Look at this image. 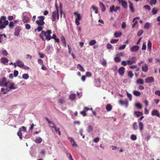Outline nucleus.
Segmentation results:
<instances>
[{
    "mask_svg": "<svg viewBox=\"0 0 160 160\" xmlns=\"http://www.w3.org/2000/svg\"><path fill=\"white\" fill-rule=\"evenodd\" d=\"M52 32L51 30H47L46 32L42 31L41 33L39 34V37L43 41H45V39L50 40L51 38V34Z\"/></svg>",
    "mask_w": 160,
    "mask_h": 160,
    "instance_id": "nucleus-1",
    "label": "nucleus"
},
{
    "mask_svg": "<svg viewBox=\"0 0 160 160\" xmlns=\"http://www.w3.org/2000/svg\"><path fill=\"white\" fill-rule=\"evenodd\" d=\"M6 17L2 16L0 18V29L5 28L6 25L8 24V21L6 20Z\"/></svg>",
    "mask_w": 160,
    "mask_h": 160,
    "instance_id": "nucleus-2",
    "label": "nucleus"
},
{
    "mask_svg": "<svg viewBox=\"0 0 160 160\" xmlns=\"http://www.w3.org/2000/svg\"><path fill=\"white\" fill-rule=\"evenodd\" d=\"M55 7L56 10L52 12V20L53 21H55L56 18L58 19H59V15L58 12V6L56 4H55Z\"/></svg>",
    "mask_w": 160,
    "mask_h": 160,
    "instance_id": "nucleus-3",
    "label": "nucleus"
},
{
    "mask_svg": "<svg viewBox=\"0 0 160 160\" xmlns=\"http://www.w3.org/2000/svg\"><path fill=\"white\" fill-rule=\"evenodd\" d=\"M38 19L36 21V23L38 26H43L45 24V22L44 20L45 19V17L44 16H40L38 17Z\"/></svg>",
    "mask_w": 160,
    "mask_h": 160,
    "instance_id": "nucleus-4",
    "label": "nucleus"
},
{
    "mask_svg": "<svg viewBox=\"0 0 160 160\" xmlns=\"http://www.w3.org/2000/svg\"><path fill=\"white\" fill-rule=\"evenodd\" d=\"M73 14L75 16H77L75 18V23L77 26L80 24L79 21L81 20V17L80 14L77 13V12H74Z\"/></svg>",
    "mask_w": 160,
    "mask_h": 160,
    "instance_id": "nucleus-5",
    "label": "nucleus"
},
{
    "mask_svg": "<svg viewBox=\"0 0 160 160\" xmlns=\"http://www.w3.org/2000/svg\"><path fill=\"white\" fill-rule=\"evenodd\" d=\"M137 61V58L135 57H132L131 59L127 61V63L128 65H131L136 63Z\"/></svg>",
    "mask_w": 160,
    "mask_h": 160,
    "instance_id": "nucleus-6",
    "label": "nucleus"
},
{
    "mask_svg": "<svg viewBox=\"0 0 160 160\" xmlns=\"http://www.w3.org/2000/svg\"><path fill=\"white\" fill-rule=\"evenodd\" d=\"M49 126L51 128H52V131H53V129H54V131L55 132L57 133H58L59 135H61V132L60 131V129L59 128H57L55 125L54 126H51V125H50Z\"/></svg>",
    "mask_w": 160,
    "mask_h": 160,
    "instance_id": "nucleus-7",
    "label": "nucleus"
},
{
    "mask_svg": "<svg viewBox=\"0 0 160 160\" xmlns=\"http://www.w3.org/2000/svg\"><path fill=\"white\" fill-rule=\"evenodd\" d=\"M119 3H121L122 7L125 9L128 8V4L127 2L124 0H118Z\"/></svg>",
    "mask_w": 160,
    "mask_h": 160,
    "instance_id": "nucleus-8",
    "label": "nucleus"
},
{
    "mask_svg": "<svg viewBox=\"0 0 160 160\" xmlns=\"http://www.w3.org/2000/svg\"><path fill=\"white\" fill-rule=\"evenodd\" d=\"M145 82L146 83H152L154 81V78L152 77H149L145 79Z\"/></svg>",
    "mask_w": 160,
    "mask_h": 160,
    "instance_id": "nucleus-9",
    "label": "nucleus"
},
{
    "mask_svg": "<svg viewBox=\"0 0 160 160\" xmlns=\"http://www.w3.org/2000/svg\"><path fill=\"white\" fill-rule=\"evenodd\" d=\"M120 8L119 7L117 6L116 8H115V6L112 5L110 8V12H112L113 11H114L116 12Z\"/></svg>",
    "mask_w": 160,
    "mask_h": 160,
    "instance_id": "nucleus-10",
    "label": "nucleus"
},
{
    "mask_svg": "<svg viewBox=\"0 0 160 160\" xmlns=\"http://www.w3.org/2000/svg\"><path fill=\"white\" fill-rule=\"evenodd\" d=\"M21 31V28L19 26H17L15 29L14 34L15 36H18L19 35Z\"/></svg>",
    "mask_w": 160,
    "mask_h": 160,
    "instance_id": "nucleus-11",
    "label": "nucleus"
},
{
    "mask_svg": "<svg viewBox=\"0 0 160 160\" xmlns=\"http://www.w3.org/2000/svg\"><path fill=\"white\" fill-rule=\"evenodd\" d=\"M68 139L70 140V142L73 147H77V144L76 143L74 139L71 137H68Z\"/></svg>",
    "mask_w": 160,
    "mask_h": 160,
    "instance_id": "nucleus-12",
    "label": "nucleus"
},
{
    "mask_svg": "<svg viewBox=\"0 0 160 160\" xmlns=\"http://www.w3.org/2000/svg\"><path fill=\"white\" fill-rule=\"evenodd\" d=\"M16 63L17 66L20 68H22L24 66L23 63L21 61L18 60L17 61Z\"/></svg>",
    "mask_w": 160,
    "mask_h": 160,
    "instance_id": "nucleus-13",
    "label": "nucleus"
},
{
    "mask_svg": "<svg viewBox=\"0 0 160 160\" xmlns=\"http://www.w3.org/2000/svg\"><path fill=\"white\" fill-rule=\"evenodd\" d=\"M152 116H156L160 118L159 113L158 111L157 110H153L152 112Z\"/></svg>",
    "mask_w": 160,
    "mask_h": 160,
    "instance_id": "nucleus-14",
    "label": "nucleus"
},
{
    "mask_svg": "<svg viewBox=\"0 0 160 160\" xmlns=\"http://www.w3.org/2000/svg\"><path fill=\"white\" fill-rule=\"evenodd\" d=\"M139 49V47L138 45H135L131 48V51L132 52H136Z\"/></svg>",
    "mask_w": 160,
    "mask_h": 160,
    "instance_id": "nucleus-15",
    "label": "nucleus"
},
{
    "mask_svg": "<svg viewBox=\"0 0 160 160\" xmlns=\"http://www.w3.org/2000/svg\"><path fill=\"white\" fill-rule=\"evenodd\" d=\"M142 69L143 72H147L148 70V65L146 64L145 63L144 65H142Z\"/></svg>",
    "mask_w": 160,
    "mask_h": 160,
    "instance_id": "nucleus-16",
    "label": "nucleus"
},
{
    "mask_svg": "<svg viewBox=\"0 0 160 160\" xmlns=\"http://www.w3.org/2000/svg\"><path fill=\"white\" fill-rule=\"evenodd\" d=\"M129 8L130 11L132 12H135L134 9L133 7V3L129 1Z\"/></svg>",
    "mask_w": 160,
    "mask_h": 160,
    "instance_id": "nucleus-17",
    "label": "nucleus"
},
{
    "mask_svg": "<svg viewBox=\"0 0 160 160\" xmlns=\"http://www.w3.org/2000/svg\"><path fill=\"white\" fill-rule=\"evenodd\" d=\"M99 6L101 9V10L102 12L106 10V8L103 3L102 2H100L99 3Z\"/></svg>",
    "mask_w": 160,
    "mask_h": 160,
    "instance_id": "nucleus-18",
    "label": "nucleus"
},
{
    "mask_svg": "<svg viewBox=\"0 0 160 160\" xmlns=\"http://www.w3.org/2000/svg\"><path fill=\"white\" fill-rule=\"evenodd\" d=\"M0 61L3 64H5L8 62V60L6 58H2L0 59Z\"/></svg>",
    "mask_w": 160,
    "mask_h": 160,
    "instance_id": "nucleus-19",
    "label": "nucleus"
},
{
    "mask_svg": "<svg viewBox=\"0 0 160 160\" xmlns=\"http://www.w3.org/2000/svg\"><path fill=\"white\" fill-rule=\"evenodd\" d=\"M125 70V68L123 67H121L118 70V72L119 74L122 75L124 74Z\"/></svg>",
    "mask_w": 160,
    "mask_h": 160,
    "instance_id": "nucleus-20",
    "label": "nucleus"
},
{
    "mask_svg": "<svg viewBox=\"0 0 160 160\" xmlns=\"http://www.w3.org/2000/svg\"><path fill=\"white\" fill-rule=\"evenodd\" d=\"M6 82V78L5 77L3 78L1 81L0 80V86H3L4 84Z\"/></svg>",
    "mask_w": 160,
    "mask_h": 160,
    "instance_id": "nucleus-21",
    "label": "nucleus"
},
{
    "mask_svg": "<svg viewBox=\"0 0 160 160\" xmlns=\"http://www.w3.org/2000/svg\"><path fill=\"white\" fill-rule=\"evenodd\" d=\"M119 103L122 105H124V104H126V107H127L128 105V102L127 101H124L122 100H120L119 101Z\"/></svg>",
    "mask_w": 160,
    "mask_h": 160,
    "instance_id": "nucleus-22",
    "label": "nucleus"
},
{
    "mask_svg": "<svg viewBox=\"0 0 160 160\" xmlns=\"http://www.w3.org/2000/svg\"><path fill=\"white\" fill-rule=\"evenodd\" d=\"M106 109L108 111H110L112 109V105L110 104H107L106 106Z\"/></svg>",
    "mask_w": 160,
    "mask_h": 160,
    "instance_id": "nucleus-23",
    "label": "nucleus"
},
{
    "mask_svg": "<svg viewBox=\"0 0 160 160\" xmlns=\"http://www.w3.org/2000/svg\"><path fill=\"white\" fill-rule=\"evenodd\" d=\"M61 41L65 47L66 46V41L65 38L62 36L61 37Z\"/></svg>",
    "mask_w": 160,
    "mask_h": 160,
    "instance_id": "nucleus-24",
    "label": "nucleus"
},
{
    "mask_svg": "<svg viewBox=\"0 0 160 160\" xmlns=\"http://www.w3.org/2000/svg\"><path fill=\"white\" fill-rule=\"evenodd\" d=\"M136 83L137 84H144V81L142 79H138L137 80Z\"/></svg>",
    "mask_w": 160,
    "mask_h": 160,
    "instance_id": "nucleus-25",
    "label": "nucleus"
},
{
    "mask_svg": "<svg viewBox=\"0 0 160 160\" xmlns=\"http://www.w3.org/2000/svg\"><path fill=\"white\" fill-rule=\"evenodd\" d=\"M152 45V44L150 40H149L148 44V50L149 52L151 50Z\"/></svg>",
    "mask_w": 160,
    "mask_h": 160,
    "instance_id": "nucleus-26",
    "label": "nucleus"
},
{
    "mask_svg": "<svg viewBox=\"0 0 160 160\" xmlns=\"http://www.w3.org/2000/svg\"><path fill=\"white\" fill-rule=\"evenodd\" d=\"M43 27L42 26H38V28L37 29H35L34 30V32H36L37 31H38V32L42 31L43 29Z\"/></svg>",
    "mask_w": 160,
    "mask_h": 160,
    "instance_id": "nucleus-27",
    "label": "nucleus"
},
{
    "mask_svg": "<svg viewBox=\"0 0 160 160\" xmlns=\"http://www.w3.org/2000/svg\"><path fill=\"white\" fill-rule=\"evenodd\" d=\"M122 35V32H115L114 34V36L115 38H118L120 37Z\"/></svg>",
    "mask_w": 160,
    "mask_h": 160,
    "instance_id": "nucleus-28",
    "label": "nucleus"
},
{
    "mask_svg": "<svg viewBox=\"0 0 160 160\" xmlns=\"http://www.w3.org/2000/svg\"><path fill=\"white\" fill-rule=\"evenodd\" d=\"M139 126L140 131L142 132L143 129V124L142 122H140L139 124Z\"/></svg>",
    "mask_w": 160,
    "mask_h": 160,
    "instance_id": "nucleus-29",
    "label": "nucleus"
},
{
    "mask_svg": "<svg viewBox=\"0 0 160 160\" xmlns=\"http://www.w3.org/2000/svg\"><path fill=\"white\" fill-rule=\"evenodd\" d=\"M23 21L24 23H28L29 22V19L27 16H24L23 18Z\"/></svg>",
    "mask_w": 160,
    "mask_h": 160,
    "instance_id": "nucleus-30",
    "label": "nucleus"
},
{
    "mask_svg": "<svg viewBox=\"0 0 160 160\" xmlns=\"http://www.w3.org/2000/svg\"><path fill=\"white\" fill-rule=\"evenodd\" d=\"M76 97L75 94H71L69 96V99L71 100H74Z\"/></svg>",
    "mask_w": 160,
    "mask_h": 160,
    "instance_id": "nucleus-31",
    "label": "nucleus"
},
{
    "mask_svg": "<svg viewBox=\"0 0 160 160\" xmlns=\"http://www.w3.org/2000/svg\"><path fill=\"white\" fill-rule=\"evenodd\" d=\"M133 93L135 96H139L141 94V93L140 92L136 90L134 91L133 92Z\"/></svg>",
    "mask_w": 160,
    "mask_h": 160,
    "instance_id": "nucleus-32",
    "label": "nucleus"
},
{
    "mask_svg": "<svg viewBox=\"0 0 160 160\" xmlns=\"http://www.w3.org/2000/svg\"><path fill=\"white\" fill-rule=\"evenodd\" d=\"M96 43V40H92L89 42V45L90 46H92L94 45Z\"/></svg>",
    "mask_w": 160,
    "mask_h": 160,
    "instance_id": "nucleus-33",
    "label": "nucleus"
},
{
    "mask_svg": "<svg viewBox=\"0 0 160 160\" xmlns=\"http://www.w3.org/2000/svg\"><path fill=\"white\" fill-rule=\"evenodd\" d=\"M150 27V24L148 22H146L144 25V28L145 29H148Z\"/></svg>",
    "mask_w": 160,
    "mask_h": 160,
    "instance_id": "nucleus-34",
    "label": "nucleus"
},
{
    "mask_svg": "<svg viewBox=\"0 0 160 160\" xmlns=\"http://www.w3.org/2000/svg\"><path fill=\"white\" fill-rule=\"evenodd\" d=\"M134 114L137 117H139V116L142 115V112L138 111L135 112Z\"/></svg>",
    "mask_w": 160,
    "mask_h": 160,
    "instance_id": "nucleus-35",
    "label": "nucleus"
},
{
    "mask_svg": "<svg viewBox=\"0 0 160 160\" xmlns=\"http://www.w3.org/2000/svg\"><path fill=\"white\" fill-rule=\"evenodd\" d=\"M77 68L81 71L82 72L84 71V69L83 68L82 66L79 64L77 65Z\"/></svg>",
    "mask_w": 160,
    "mask_h": 160,
    "instance_id": "nucleus-36",
    "label": "nucleus"
},
{
    "mask_svg": "<svg viewBox=\"0 0 160 160\" xmlns=\"http://www.w3.org/2000/svg\"><path fill=\"white\" fill-rule=\"evenodd\" d=\"M35 142L37 143H39L42 142V139L40 137L36 139Z\"/></svg>",
    "mask_w": 160,
    "mask_h": 160,
    "instance_id": "nucleus-37",
    "label": "nucleus"
},
{
    "mask_svg": "<svg viewBox=\"0 0 160 160\" xmlns=\"http://www.w3.org/2000/svg\"><path fill=\"white\" fill-rule=\"evenodd\" d=\"M9 88L11 89H16L18 88V87L14 86V83H12L11 84L9 87Z\"/></svg>",
    "mask_w": 160,
    "mask_h": 160,
    "instance_id": "nucleus-38",
    "label": "nucleus"
},
{
    "mask_svg": "<svg viewBox=\"0 0 160 160\" xmlns=\"http://www.w3.org/2000/svg\"><path fill=\"white\" fill-rule=\"evenodd\" d=\"M133 127L134 129L135 130H137L138 129V126L137 125V122H135L133 123Z\"/></svg>",
    "mask_w": 160,
    "mask_h": 160,
    "instance_id": "nucleus-39",
    "label": "nucleus"
},
{
    "mask_svg": "<svg viewBox=\"0 0 160 160\" xmlns=\"http://www.w3.org/2000/svg\"><path fill=\"white\" fill-rule=\"evenodd\" d=\"M143 31L141 29L137 33V36L138 37L141 36L143 33Z\"/></svg>",
    "mask_w": 160,
    "mask_h": 160,
    "instance_id": "nucleus-40",
    "label": "nucleus"
},
{
    "mask_svg": "<svg viewBox=\"0 0 160 160\" xmlns=\"http://www.w3.org/2000/svg\"><path fill=\"white\" fill-rule=\"evenodd\" d=\"M22 78L25 79H27L29 78V75L28 74L25 73L22 75Z\"/></svg>",
    "mask_w": 160,
    "mask_h": 160,
    "instance_id": "nucleus-41",
    "label": "nucleus"
},
{
    "mask_svg": "<svg viewBox=\"0 0 160 160\" xmlns=\"http://www.w3.org/2000/svg\"><path fill=\"white\" fill-rule=\"evenodd\" d=\"M93 128L92 126H89L87 127V131L88 132H89L92 131Z\"/></svg>",
    "mask_w": 160,
    "mask_h": 160,
    "instance_id": "nucleus-42",
    "label": "nucleus"
},
{
    "mask_svg": "<svg viewBox=\"0 0 160 160\" xmlns=\"http://www.w3.org/2000/svg\"><path fill=\"white\" fill-rule=\"evenodd\" d=\"M114 61L116 62H119L121 61V59L120 58L117 56L116 55V57L114 59Z\"/></svg>",
    "mask_w": 160,
    "mask_h": 160,
    "instance_id": "nucleus-43",
    "label": "nucleus"
},
{
    "mask_svg": "<svg viewBox=\"0 0 160 160\" xmlns=\"http://www.w3.org/2000/svg\"><path fill=\"white\" fill-rule=\"evenodd\" d=\"M19 137V138L21 139H22V133L19 130L18 132L17 133Z\"/></svg>",
    "mask_w": 160,
    "mask_h": 160,
    "instance_id": "nucleus-44",
    "label": "nucleus"
},
{
    "mask_svg": "<svg viewBox=\"0 0 160 160\" xmlns=\"http://www.w3.org/2000/svg\"><path fill=\"white\" fill-rule=\"evenodd\" d=\"M117 56L120 58V57L123 56L124 55V53L122 52H121L120 53H118L116 54Z\"/></svg>",
    "mask_w": 160,
    "mask_h": 160,
    "instance_id": "nucleus-45",
    "label": "nucleus"
},
{
    "mask_svg": "<svg viewBox=\"0 0 160 160\" xmlns=\"http://www.w3.org/2000/svg\"><path fill=\"white\" fill-rule=\"evenodd\" d=\"M137 138V137L136 135L132 134L131 136V139L133 140H135Z\"/></svg>",
    "mask_w": 160,
    "mask_h": 160,
    "instance_id": "nucleus-46",
    "label": "nucleus"
},
{
    "mask_svg": "<svg viewBox=\"0 0 160 160\" xmlns=\"http://www.w3.org/2000/svg\"><path fill=\"white\" fill-rule=\"evenodd\" d=\"M9 26L11 28H13L14 27V23L12 21L10 22Z\"/></svg>",
    "mask_w": 160,
    "mask_h": 160,
    "instance_id": "nucleus-47",
    "label": "nucleus"
},
{
    "mask_svg": "<svg viewBox=\"0 0 160 160\" xmlns=\"http://www.w3.org/2000/svg\"><path fill=\"white\" fill-rule=\"evenodd\" d=\"M19 130L21 132L22 131H23L24 132H27L26 128L24 127H22L21 128L19 129Z\"/></svg>",
    "mask_w": 160,
    "mask_h": 160,
    "instance_id": "nucleus-48",
    "label": "nucleus"
},
{
    "mask_svg": "<svg viewBox=\"0 0 160 160\" xmlns=\"http://www.w3.org/2000/svg\"><path fill=\"white\" fill-rule=\"evenodd\" d=\"M136 106L137 108L139 109H141L142 108V105L140 103H136Z\"/></svg>",
    "mask_w": 160,
    "mask_h": 160,
    "instance_id": "nucleus-49",
    "label": "nucleus"
},
{
    "mask_svg": "<svg viewBox=\"0 0 160 160\" xmlns=\"http://www.w3.org/2000/svg\"><path fill=\"white\" fill-rule=\"evenodd\" d=\"M126 47V45L125 44L123 45L122 46H120L119 48V50H122L124 49Z\"/></svg>",
    "mask_w": 160,
    "mask_h": 160,
    "instance_id": "nucleus-50",
    "label": "nucleus"
},
{
    "mask_svg": "<svg viewBox=\"0 0 160 160\" xmlns=\"http://www.w3.org/2000/svg\"><path fill=\"white\" fill-rule=\"evenodd\" d=\"M157 2V0H151L150 1V4L152 5V4L155 5Z\"/></svg>",
    "mask_w": 160,
    "mask_h": 160,
    "instance_id": "nucleus-51",
    "label": "nucleus"
},
{
    "mask_svg": "<svg viewBox=\"0 0 160 160\" xmlns=\"http://www.w3.org/2000/svg\"><path fill=\"white\" fill-rule=\"evenodd\" d=\"M92 8L93 9V10L94 11L95 13H98V8L97 7H95L94 6H92Z\"/></svg>",
    "mask_w": 160,
    "mask_h": 160,
    "instance_id": "nucleus-52",
    "label": "nucleus"
},
{
    "mask_svg": "<svg viewBox=\"0 0 160 160\" xmlns=\"http://www.w3.org/2000/svg\"><path fill=\"white\" fill-rule=\"evenodd\" d=\"M158 11V10L155 9V8H154L152 9V12L153 13V14H155L157 13Z\"/></svg>",
    "mask_w": 160,
    "mask_h": 160,
    "instance_id": "nucleus-53",
    "label": "nucleus"
},
{
    "mask_svg": "<svg viewBox=\"0 0 160 160\" xmlns=\"http://www.w3.org/2000/svg\"><path fill=\"white\" fill-rule=\"evenodd\" d=\"M112 46L109 43L107 44V48L108 49H112Z\"/></svg>",
    "mask_w": 160,
    "mask_h": 160,
    "instance_id": "nucleus-54",
    "label": "nucleus"
},
{
    "mask_svg": "<svg viewBox=\"0 0 160 160\" xmlns=\"http://www.w3.org/2000/svg\"><path fill=\"white\" fill-rule=\"evenodd\" d=\"M2 54L5 56H7L8 54V53L6 50H4L2 51Z\"/></svg>",
    "mask_w": 160,
    "mask_h": 160,
    "instance_id": "nucleus-55",
    "label": "nucleus"
},
{
    "mask_svg": "<svg viewBox=\"0 0 160 160\" xmlns=\"http://www.w3.org/2000/svg\"><path fill=\"white\" fill-rule=\"evenodd\" d=\"M128 76L131 78H132L133 76V74L131 71H129L128 72Z\"/></svg>",
    "mask_w": 160,
    "mask_h": 160,
    "instance_id": "nucleus-56",
    "label": "nucleus"
},
{
    "mask_svg": "<svg viewBox=\"0 0 160 160\" xmlns=\"http://www.w3.org/2000/svg\"><path fill=\"white\" fill-rule=\"evenodd\" d=\"M118 41V39H112L110 41V42L112 43H115L117 42Z\"/></svg>",
    "mask_w": 160,
    "mask_h": 160,
    "instance_id": "nucleus-57",
    "label": "nucleus"
},
{
    "mask_svg": "<svg viewBox=\"0 0 160 160\" xmlns=\"http://www.w3.org/2000/svg\"><path fill=\"white\" fill-rule=\"evenodd\" d=\"M25 27L26 29L29 30L30 29V25L28 24H26L25 25Z\"/></svg>",
    "mask_w": 160,
    "mask_h": 160,
    "instance_id": "nucleus-58",
    "label": "nucleus"
},
{
    "mask_svg": "<svg viewBox=\"0 0 160 160\" xmlns=\"http://www.w3.org/2000/svg\"><path fill=\"white\" fill-rule=\"evenodd\" d=\"M92 110V108H88L85 107L84 108V109H83V110L84 111H85V112H87V111H88V110Z\"/></svg>",
    "mask_w": 160,
    "mask_h": 160,
    "instance_id": "nucleus-59",
    "label": "nucleus"
},
{
    "mask_svg": "<svg viewBox=\"0 0 160 160\" xmlns=\"http://www.w3.org/2000/svg\"><path fill=\"white\" fill-rule=\"evenodd\" d=\"M127 64H128L127 61H123L121 62V65H122L126 66L127 65Z\"/></svg>",
    "mask_w": 160,
    "mask_h": 160,
    "instance_id": "nucleus-60",
    "label": "nucleus"
},
{
    "mask_svg": "<svg viewBox=\"0 0 160 160\" xmlns=\"http://www.w3.org/2000/svg\"><path fill=\"white\" fill-rule=\"evenodd\" d=\"M86 76L88 77H90L92 76V74L90 72H86Z\"/></svg>",
    "mask_w": 160,
    "mask_h": 160,
    "instance_id": "nucleus-61",
    "label": "nucleus"
},
{
    "mask_svg": "<svg viewBox=\"0 0 160 160\" xmlns=\"http://www.w3.org/2000/svg\"><path fill=\"white\" fill-rule=\"evenodd\" d=\"M155 94L156 95L160 97V90H156L155 92Z\"/></svg>",
    "mask_w": 160,
    "mask_h": 160,
    "instance_id": "nucleus-62",
    "label": "nucleus"
},
{
    "mask_svg": "<svg viewBox=\"0 0 160 160\" xmlns=\"http://www.w3.org/2000/svg\"><path fill=\"white\" fill-rule=\"evenodd\" d=\"M144 8L148 10H150V7L148 5H146L144 6Z\"/></svg>",
    "mask_w": 160,
    "mask_h": 160,
    "instance_id": "nucleus-63",
    "label": "nucleus"
},
{
    "mask_svg": "<svg viewBox=\"0 0 160 160\" xmlns=\"http://www.w3.org/2000/svg\"><path fill=\"white\" fill-rule=\"evenodd\" d=\"M80 113L84 117H85L86 115V112L84 110H83L82 111L80 112Z\"/></svg>",
    "mask_w": 160,
    "mask_h": 160,
    "instance_id": "nucleus-64",
    "label": "nucleus"
}]
</instances>
